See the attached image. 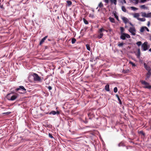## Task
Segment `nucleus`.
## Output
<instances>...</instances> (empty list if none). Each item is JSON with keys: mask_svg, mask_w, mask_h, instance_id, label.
I'll list each match as a JSON object with an SVG mask.
<instances>
[{"mask_svg": "<svg viewBox=\"0 0 151 151\" xmlns=\"http://www.w3.org/2000/svg\"><path fill=\"white\" fill-rule=\"evenodd\" d=\"M129 71V70H123V72L125 73H127Z\"/></svg>", "mask_w": 151, "mask_h": 151, "instance_id": "nucleus-40", "label": "nucleus"}, {"mask_svg": "<svg viewBox=\"0 0 151 151\" xmlns=\"http://www.w3.org/2000/svg\"><path fill=\"white\" fill-rule=\"evenodd\" d=\"M49 114H52L53 115H55L56 114H59V112L58 111L56 112L55 111H53L50 112Z\"/></svg>", "mask_w": 151, "mask_h": 151, "instance_id": "nucleus-11", "label": "nucleus"}, {"mask_svg": "<svg viewBox=\"0 0 151 151\" xmlns=\"http://www.w3.org/2000/svg\"><path fill=\"white\" fill-rule=\"evenodd\" d=\"M104 31H105L106 32H108V31L107 30H104Z\"/></svg>", "mask_w": 151, "mask_h": 151, "instance_id": "nucleus-51", "label": "nucleus"}, {"mask_svg": "<svg viewBox=\"0 0 151 151\" xmlns=\"http://www.w3.org/2000/svg\"><path fill=\"white\" fill-rule=\"evenodd\" d=\"M129 64H131L133 66H135V65L134 63H133L131 61H129Z\"/></svg>", "mask_w": 151, "mask_h": 151, "instance_id": "nucleus-31", "label": "nucleus"}, {"mask_svg": "<svg viewBox=\"0 0 151 151\" xmlns=\"http://www.w3.org/2000/svg\"><path fill=\"white\" fill-rule=\"evenodd\" d=\"M104 30H105V29H104L103 28H102L99 30L98 32L99 33H102V32L104 31Z\"/></svg>", "mask_w": 151, "mask_h": 151, "instance_id": "nucleus-19", "label": "nucleus"}, {"mask_svg": "<svg viewBox=\"0 0 151 151\" xmlns=\"http://www.w3.org/2000/svg\"><path fill=\"white\" fill-rule=\"evenodd\" d=\"M67 3L69 6L70 5L72 4V2L70 1H67Z\"/></svg>", "mask_w": 151, "mask_h": 151, "instance_id": "nucleus-33", "label": "nucleus"}, {"mask_svg": "<svg viewBox=\"0 0 151 151\" xmlns=\"http://www.w3.org/2000/svg\"><path fill=\"white\" fill-rule=\"evenodd\" d=\"M120 38L122 40H125L126 38H129L130 37V36L128 34L124 33L121 34L120 36Z\"/></svg>", "mask_w": 151, "mask_h": 151, "instance_id": "nucleus-5", "label": "nucleus"}, {"mask_svg": "<svg viewBox=\"0 0 151 151\" xmlns=\"http://www.w3.org/2000/svg\"><path fill=\"white\" fill-rule=\"evenodd\" d=\"M146 0H141V1L142 2H144L146 1Z\"/></svg>", "mask_w": 151, "mask_h": 151, "instance_id": "nucleus-49", "label": "nucleus"}, {"mask_svg": "<svg viewBox=\"0 0 151 151\" xmlns=\"http://www.w3.org/2000/svg\"><path fill=\"white\" fill-rule=\"evenodd\" d=\"M150 14H149L147 15L145 13L143 15V16L146 17H150Z\"/></svg>", "mask_w": 151, "mask_h": 151, "instance_id": "nucleus-34", "label": "nucleus"}, {"mask_svg": "<svg viewBox=\"0 0 151 151\" xmlns=\"http://www.w3.org/2000/svg\"><path fill=\"white\" fill-rule=\"evenodd\" d=\"M19 93H22V92H19Z\"/></svg>", "mask_w": 151, "mask_h": 151, "instance_id": "nucleus-56", "label": "nucleus"}, {"mask_svg": "<svg viewBox=\"0 0 151 151\" xmlns=\"http://www.w3.org/2000/svg\"><path fill=\"white\" fill-rule=\"evenodd\" d=\"M120 29L121 34H122V33H123V32H124V29L123 28V27H121Z\"/></svg>", "mask_w": 151, "mask_h": 151, "instance_id": "nucleus-26", "label": "nucleus"}, {"mask_svg": "<svg viewBox=\"0 0 151 151\" xmlns=\"http://www.w3.org/2000/svg\"><path fill=\"white\" fill-rule=\"evenodd\" d=\"M118 145L119 147H120V146H124V145L123 143L121 142V143H120L118 144Z\"/></svg>", "mask_w": 151, "mask_h": 151, "instance_id": "nucleus-35", "label": "nucleus"}, {"mask_svg": "<svg viewBox=\"0 0 151 151\" xmlns=\"http://www.w3.org/2000/svg\"><path fill=\"white\" fill-rule=\"evenodd\" d=\"M89 17L93 18V17H94V15H92V14H89Z\"/></svg>", "mask_w": 151, "mask_h": 151, "instance_id": "nucleus-44", "label": "nucleus"}, {"mask_svg": "<svg viewBox=\"0 0 151 151\" xmlns=\"http://www.w3.org/2000/svg\"><path fill=\"white\" fill-rule=\"evenodd\" d=\"M110 1L112 3H113L115 5L116 4V0H110Z\"/></svg>", "mask_w": 151, "mask_h": 151, "instance_id": "nucleus-23", "label": "nucleus"}, {"mask_svg": "<svg viewBox=\"0 0 151 151\" xmlns=\"http://www.w3.org/2000/svg\"><path fill=\"white\" fill-rule=\"evenodd\" d=\"M104 5L101 2H100L98 5V6L96 8V9H98V7H99V8H102V7H103Z\"/></svg>", "mask_w": 151, "mask_h": 151, "instance_id": "nucleus-18", "label": "nucleus"}, {"mask_svg": "<svg viewBox=\"0 0 151 151\" xmlns=\"http://www.w3.org/2000/svg\"><path fill=\"white\" fill-rule=\"evenodd\" d=\"M114 15L115 17V18H116V19L117 20H118V16L116 14V13H114Z\"/></svg>", "mask_w": 151, "mask_h": 151, "instance_id": "nucleus-29", "label": "nucleus"}, {"mask_svg": "<svg viewBox=\"0 0 151 151\" xmlns=\"http://www.w3.org/2000/svg\"><path fill=\"white\" fill-rule=\"evenodd\" d=\"M47 36H46L42 39L39 43V45H41L44 42L45 40L47 38Z\"/></svg>", "mask_w": 151, "mask_h": 151, "instance_id": "nucleus-10", "label": "nucleus"}, {"mask_svg": "<svg viewBox=\"0 0 151 151\" xmlns=\"http://www.w3.org/2000/svg\"><path fill=\"white\" fill-rule=\"evenodd\" d=\"M138 50H139V49Z\"/></svg>", "mask_w": 151, "mask_h": 151, "instance_id": "nucleus-57", "label": "nucleus"}, {"mask_svg": "<svg viewBox=\"0 0 151 151\" xmlns=\"http://www.w3.org/2000/svg\"><path fill=\"white\" fill-rule=\"evenodd\" d=\"M99 34L97 36V38L99 39L102 38L103 35V33H99Z\"/></svg>", "mask_w": 151, "mask_h": 151, "instance_id": "nucleus-15", "label": "nucleus"}, {"mask_svg": "<svg viewBox=\"0 0 151 151\" xmlns=\"http://www.w3.org/2000/svg\"><path fill=\"white\" fill-rule=\"evenodd\" d=\"M124 44V43L123 42L119 43L118 44V46L119 47H121L123 46Z\"/></svg>", "mask_w": 151, "mask_h": 151, "instance_id": "nucleus-27", "label": "nucleus"}, {"mask_svg": "<svg viewBox=\"0 0 151 151\" xmlns=\"http://www.w3.org/2000/svg\"><path fill=\"white\" fill-rule=\"evenodd\" d=\"M114 92L115 93H116L117 92V88L116 87H115L114 88Z\"/></svg>", "mask_w": 151, "mask_h": 151, "instance_id": "nucleus-36", "label": "nucleus"}, {"mask_svg": "<svg viewBox=\"0 0 151 151\" xmlns=\"http://www.w3.org/2000/svg\"><path fill=\"white\" fill-rule=\"evenodd\" d=\"M149 51L151 52V48L149 50Z\"/></svg>", "mask_w": 151, "mask_h": 151, "instance_id": "nucleus-50", "label": "nucleus"}, {"mask_svg": "<svg viewBox=\"0 0 151 151\" xmlns=\"http://www.w3.org/2000/svg\"><path fill=\"white\" fill-rule=\"evenodd\" d=\"M109 19L110 21L112 23H115V20L113 18L110 17L109 18Z\"/></svg>", "mask_w": 151, "mask_h": 151, "instance_id": "nucleus-17", "label": "nucleus"}, {"mask_svg": "<svg viewBox=\"0 0 151 151\" xmlns=\"http://www.w3.org/2000/svg\"><path fill=\"white\" fill-rule=\"evenodd\" d=\"M140 7L142 9H145L146 8V7L145 5H141L140 6Z\"/></svg>", "mask_w": 151, "mask_h": 151, "instance_id": "nucleus-38", "label": "nucleus"}, {"mask_svg": "<svg viewBox=\"0 0 151 151\" xmlns=\"http://www.w3.org/2000/svg\"><path fill=\"white\" fill-rule=\"evenodd\" d=\"M131 8L132 10L134 11H135L138 9L137 8L133 6L131 7Z\"/></svg>", "mask_w": 151, "mask_h": 151, "instance_id": "nucleus-32", "label": "nucleus"}, {"mask_svg": "<svg viewBox=\"0 0 151 151\" xmlns=\"http://www.w3.org/2000/svg\"><path fill=\"white\" fill-rule=\"evenodd\" d=\"M86 47L87 49L88 50H90V47L89 45H88V44L86 45Z\"/></svg>", "mask_w": 151, "mask_h": 151, "instance_id": "nucleus-28", "label": "nucleus"}, {"mask_svg": "<svg viewBox=\"0 0 151 151\" xmlns=\"http://www.w3.org/2000/svg\"><path fill=\"white\" fill-rule=\"evenodd\" d=\"M136 44L138 46H139L141 45L142 42L141 41H139L137 42Z\"/></svg>", "mask_w": 151, "mask_h": 151, "instance_id": "nucleus-30", "label": "nucleus"}, {"mask_svg": "<svg viewBox=\"0 0 151 151\" xmlns=\"http://www.w3.org/2000/svg\"><path fill=\"white\" fill-rule=\"evenodd\" d=\"M116 96L117 97V98L118 99L119 102V103L120 104H122V101H121V99H120L119 96H118V95H117V94H116Z\"/></svg>", "mask_w": 151, "mask_h": 151, "instance_id": "nucleus-16", "label": "nucleus"}, {"mask_svg": "<svg viewBox=\"0 0 151 151\" xmlns=\"http://www.w3.org/2000/svg\"><path fill=\"white\" fill-rule=\"evenodd\" d=\"M139 15L138 13H135L133 14V17H134L137 18L138 19V18H139Z\"/></svg>", "mask_w": 151, "mask_h": 151, "instance_id": "nucleus-14", "label": "nucleus"}, {"mask_svg": "<svg viewBox=\"0 0 151 151\" xmlns=\"http://www.w3.org/2000/svg\"><path fill=\"white\" fill-rule=\"evenodd\" d=\"M19 90H21L23 92V93L26 92V89L25 88L24 86H20L19 88L16 89L15 91H18Z\"/></svg>", "mask_w": 151, "mask_h": 151, "instance_id": "nucleus-6", "label": "nucleus"}, {"mask_svg": "<svg viewBox=\"0 0 151 151\" xmlns=\"http://www.w3.org/2000/svg\"><path fill=\"white\" fill-rule=\"evenodd\" d=\"M122 19L124 22L125 24L127 23L128 21V19L125 17H123Z\"/></svg>", "mask_w": 151, "mask_h": 151, "instance_id": "nucleus-13", "label": "nucleus"}, {"mask_svg": "<svg viewBox=\"0 0 151 151\" xmlns=\"http://www.w3.org/2000/svg\"><path fill=\"white\" fill-rule=\"evenodd\" d=\"M150 38H151V36H150Z\"/></svg>", "mask_w": 151, "mask_h": 151, "instance_id": "nucleus-58", "label": "nucleus"}, {"mask_svg": "<svg viewBox=\"0 0 151 151\" xmlns=\"http://www.w3.org/2000/svg\"><path fill=\"white\" fill-rule=\"evenodd\" d=\"M129 31L131 33L132 35H135L136 30L134 27H130L129 29Z\"/></svg>", "mask_w": 151, "mask_h": 151, "instance_id": "nucleus-7", "label": "nucleus"}, {"mask_svg": "<svg viewBox=\"0 0 151 151\" xmlns=\"http://www.w3.org/2000/svg\"><path fill=\"white\" fill-rule=\"evenodd\" d=\"M147 75H151V70L149 71H148V72L147 73Z\"/></svg>", "mask_w": 151, "mask_h": 151, "instance_id": "nucleus-37", "label": "nucleus"}, {"mask_svg": "<svg viewBox=\"0 0 151 151\" xmlns=\"http://www.w3.org/2000/svg\"><path fill=\"white\" fill-rule=\"evenodd\" d=\"M141 83L143 85H145V86L144 87V88H147L148 89L151 88V86L149 85V83L145 81L141 80L140 81Z\"/></svg>", "mask_w": 151, "mask_h": 151, "instance_id": "nucleus-2", "label": "nucleus"}, {"mask_svg": "<svg viewBox=\"0 0 151 151\" xmlns=\"http://www.w3.org/2000/svg\"><path fill=\"white\" fill-rule=\"evenodd\" d=\"M100 9H99L98 10V12H99L100 11Z\"/></svg>", "mask_w": 151, "mask_h": 151, "instance_id": "nucleus-53", "label": "nucleus"}, {"mask_svg": "<svg viewBox=\"0 0 151 151\" xmlns=\"http://www.w3.org/2000/svg\"><path fill=\"white\" fill-rule=\"evenodd\" d=\"M144 65L145 68L147 71L151 70L150 67L149 66H148L145 63H144Z\"/></svg>", "mask_w": 151, "mask_h": 151, "instance_id": "nucleus-9", "label": "nucleus"}, {"mask_svg": "<svg viewBox=\"0 0 151 151\" xmlns=\"http://www.w3.org/2000/svg\"><path fill=\"white\" fill-rule=\"evenodd\" d=\"M148 43L147 42H144L142 45V49L143 51H145L148 50L149 47V46H148L147 45Z\"/></svg>", "mask_w": 151, "mask_h": 151, "instance_id": "nucleus-3", "label": "nucleus"}, {"mask_svg": "<svg viewBox=\"0 0 151 151\" xmlns=\"http://www.w3.org/2000/svg\"><path fill=\"white\" fill-rule=\"evenodd\" d=\"M122 9L123 11L124 12H126L127 10L125 7L124 6H122Z\"/></svg>", "mask_w": 151, "mask_h": 151, "instance_id": "nucleus-22", "label": "nucleus"}, {"mask_svg": "<svg viewBox=\"0 0 151 151\" xmlns=\"http://www.w3.org/2000/svg\"><path fill=\"white\" fill-rule=\"evenodd\" d=\"M145 27H142L140 30V32H143L145 30Z\"/></svg>", "mask_w": 151, "mask_h": 151, "instance_id": "nucleus-20", "label": "nucleus"}, {"mask_svg": "<svg viewBox=\"0 0 151 151\" xmlns=\"http://www.w3.org/2000/svg\"><path fill=\"white\" fill-rule=\"evenodd\" d=\"M49 137H50L51 138H53V136H52L51 134H49Z\"/></svg>", "mask_w": 151, "mask_h": 151, "instance_id": "nucleus-42", "label": "nucleus"}, {"mask_svg": "<svg viewBox=\"0 0 151 151\" xmlns=\"http://www.w3.org/2000/svg\"><path fill=\"white\" fill-rule=\"evenodd\" d=\"M29 81L32 82L34 81L33 73L29 75L28 77Z\"/></svg>", "mask_w": 151, "mask_h": 151, "instance_id": "nucleus-8", "label": "nucleus"}, {"mask_svg": "<svg viewBox=\"0 0 151 151\" xmlns=\"http://www.w3.org/2000/svg\"><path fill=\"white\" fill-rule=\"evenodd\" d=\"M150 76V75H147V76H146V79L147 80V79H148Z\"/></svg>", "mask_w": 151, "mask_h": 151, "instance_id": "nucleus-39", "label": "nucleus"}, {"mask_svg": "<svg viewBox=\"0 0 151 151\" xmlns=\"http://www.w3.org/2000/svg\"><path fill=\"white\" fill-rule=\"evenodd\" d=\"M138 20L139 21L144 22L145 20V18H138Z\"/></svg>", "mask_w": 151, "mask_h": 151, "instance_id": "nucleus-21", "label": "nucleus"}, {"mask_svg": "<svg viewBox=\"0 0 151 151\" xmlns=\"http://www.w3.org/2000/svg\"><path fill=\"white\" fill-rule=\"evenodd\" d=\"M83 21L84 23L86 24H88V21L86 20L85 19L83 18Z\"/></svg>", "mask_w": 151, "mask_h": 151, "instance_id": "nucleus-25", "label": "nucleus"}, {"mask_svg": "<svg viewBox=\"0 0 151 151\" xmlns=\"http://www.w3.org/2000/svg\"><path fill=\"white\" fill-rule=\"evenodd\" d=\"M145 29L146 30L147 32H149V29L146 27H145Z\"/></svg>", "mask_w": 151, "mask_h": 151, "instance_id": "nucleus-43", "label": "nucleus"}, {"mask_svg": "<svg viewBox=\"0 0 151 151\" xmlns=\"http://www.w3.org/2000/svg\"><path fill=\"white\" fill-rule=\"evenodd\" d=\"M34 81L41 82L42 79L36 73H33Z\"/></svg>", "mask_w": 151, "mask_h": 151, "instance_id": "nucleus-4", "label": "nucleus"}, {"mask_svg": "<svg viewBox=\"0 0 151 151\" xmlns=\"http://www.w3.org/2000/svg\"><path fill=\"white\" fill-rule=\"evenodd\" d=\"M6 98L8 100L10 101H14L17 98L16 95H13L12 93L8 94L6 96Z\"/></svg>", "mask_w": 151, "mask_h": 151, "instance_id": "nucleus-1", "label": "nucleus"}, {"mask_svg": "<svg viewBox=\"0 0 151 151\" xmlns=\"http://www.w3.org/2000/svg\"><path fill=\"white\" fill-rule=\"evenodd\" d=\"M122 2H123L124 3H126L125 0H122Z\"/></svg>", "mask_w": 151, "mask_h": 151, "instance_id": "nucleus-47", "label": "nucleus"}, {"mask_svg": "<svg viewBox=\"0 0 151 151\" xmlns=\"http://www.w3.org/2000/svg\"><path fill=\"white\" fill-rule=\"evenodd\" d=\"M76 41V39L74 38H73L72 39L71 42L72 44H73L75 43Z\"/></svg>", "mask_w": 151, "mask_h": 151, "instance_id": "nucleus-24", "label": "nucleus"}, {"mask_svg": "<svg viewBox=\"0 0 151 151\" xmlns=\"http://www.w3.org/2000/svg\"><path fill=\"white\" fill-rule=\"evenodd\" d=\"M130 24H131V25H132V24H131V23H130Z\"/></svg>", "mask_w": 151, "mask_h": 151, "instance_id": "nucleus-55", "label": "nucleus"}, {"mask_svg": "<svg viewBox=\"0 0 151 151\" xmlns=\"http://www.w3.org/2000/svg\"><path fill=\"white\" fill-rule=\"evenodd\" d=\"M48 40L50 41L51 40L50 39H48Z\"/></svg>", "mask_w": 151, "mask_h": 151, "instance_id": "nucleus-54", "label": "nucleus"}, {"mask_svg": "<svg viewBox=\"0 0 151 151\" xmlns=\"http://www.w3.org/2000/svg\"><path fill=\"white\" fill-rule=\"evenodd\" d=\"M48 88L49 89V90H50L52 89V88L51 86H49L48 87Z\"/></svg>", "mask_w": 151, "mask_h": 151, "instance_id": "nucleus-41", "label": "nucleus"}, {"mask_svg": "<svg viewBox=\"0 0 151 151\" xmlns=\"http://www.w3.org/2000/svg\"><path fill=\"white\" fill-rule=\"evenodd\" d=\"M104 1L106 3H108L109 2L108 0H104Z\"/></svg>", "mask_w": 151, "mask_h": 151, "instance_id": "nucleus-46", "label": "nucleus"}, {"mask_svg": "<svg viewBox=\"0 0 151 151\" xmlns=\"http://www.w3.org/2000/svg\"><path fill=\"white\" fill-rule=\"evenodd\" d=\"M105 89L106 91H110L109 85L107 84L105 86Z\"/></svg>", "mask_w": 151, "mask_h": 151, "instance_id": "nucleus-12", "label": "nucleus"}, {"mask_svg": "<svg viewBox=\"0 0 151 151\" xmlns=\"http://www.w3.org/2000/svg\"><path fill=\"white\" fill-rule=\"evenodd\" d=\"M0 7L1 8V9H4L3 6L2 5H1V4H0Z\"/></svg>", "mask_w": 151, "mask_h": 151, "instance_id": "nucleus-45", "label": "nucleus"}, {"mask_svg": "<svg viewBox=\"0 0 151 151\" xmlns=\"http://www.w3.org/2000/svg\"><path fill=\"white\" fill-rule=\"evenodd\" d=\"M109 31H110V32H111V29H109Z\"/></svg>", "mask_w": 151, "mask_h": 151, "instance_id": "nucleus-52", "label": "nucleus"}, {"mask_svg": "<svg viewBox=\"0 0 151 151\" xmlns=\"http://www.w3.org/2000/svg\"><path fill=\"white\" fill-rule=\"evenodd\" d=\"M150 22H148V23L147 24V26L148 27H149V26H150Z\"/></svg>", "mask_w": 151, "mask_h": 151, "instance_id": "nucleus-48", "label": "nucleus"}]
</instances>
